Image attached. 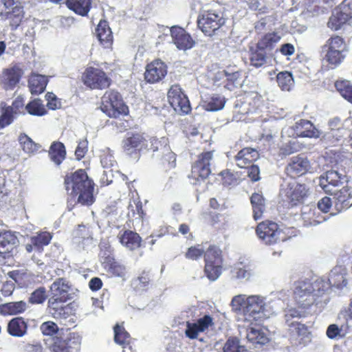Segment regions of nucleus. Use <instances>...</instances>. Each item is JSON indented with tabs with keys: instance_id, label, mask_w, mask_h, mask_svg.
<instances>
[{
	"instance_id": "1",
	"label": "nucleus",
	"mask_w": 352,
	"mask_h": 352,
	"mask_svg": "<svg viewBox=\"0 0 352 352\" xmlns=\"http://www.w3.org/2000/svg\"><path fill=\"white\" fill-rule=\"evenodd\" d=\"M65 190L77 199V203L83 206H91L96 201L95 183L85 169L80 168L66 174L64 177Z\"/></svg>"
},
{
	"instance_id": "2",
	"label": "nucleus",
	"mask_w": 352,
	"mask_h": 352,
	"mask_svg": "<svg viewBox=\"0 0 352 352\" xmlns=\"http://www.w3.org/2000/svg\"><path fill=\"white\" fill-rule=\"evenodd\" d=\"M232 305L241 313L244 322L250 325L259 326L267 318L265 298L260 296H236L232 300Z\"/></svg>"
},
{
	"instance_id": "3",
	"label": "nucleus",
	"mask_w": 352,
	"mask_h": 352,
	"mask_svg": "<svg viewBox=\"0 0 352 352\" xmlns=\"http://www.w3.org/2000/svg\"><path fill=\"white\" fill-rule=\"evenodd\" d=\"M82 337L78 332L61 328L60 333L45 339L50 352H77L80 349Z\"/></svg>"
},
{
	"instance_id": "4",
	"label": "nucleus",
	"mask_w": 352,
	"mask_h": 352,
	"mask_svg": "<svg viewBox=\"0 0 352 352\" xmlns=\"http://www.w3.org/2000/svg\"><path fill=\"white\" fill-rule=\"evenodd\" d=\"M322 296V291L316 287V280L312 283L305 278L294 283L293 297L299 307L307 309L314 303L318 304L321 302L319 298Z\"/></svg>"
},
{
	"instance_id": "5",
	"label": "nucleus",
	"mask_w": 352,
	"mask_h": 352,
	"mask_svg": "<svg viewBox=\"0 0 352 352\" xmlns=\"http://www.w3.org/2000/svg\"><path fill=\"white\" fill-rule=\"evenodd\" d=\"M100 108L109 118H118L129 113V107L124 102L122 95L114 89L104 92L101 98Z\"/></svg>"
},
{
	"instance_id": "6",
	"label": "nucleus",
	"mask_w": 352,
	"mask_h": 352,
	"mask_svg": "<svg viewBox=\"0 0 352 352\" xmlns=\"http://www.w3.org/2000/svg\"><path fill=\"white\" fill-rule=\"evenodd\" d=\"M204 274L212 281L217 280L222 272L223 255L220 248L214 244L210 245L204 250Z\"/></svg>"
},
{
	"instance_id": "7",
	"label": "nucleus",
	"mask_w": 352,
	"mask_h": 352,
	"mask_svg": "<svg viewBox=\"0 0 352 352\" xmlns=\"http://www.w3.org/2000/svg\"><path fill=\"white\" fill-rule=\"evenodd\" d=\"M258 237L266 245H274L286 241L287 236L278 223L270 220L259 223L256 228Z\"/></svg>"
},
{
	"instance_id": "8",
	"label": "nucleus",
	"mask_w": 352,
	"mask_h": 352,
	"mask_svg": "<svg viewBox=\"0 0 352 352\" xmlns=\"http://www.w3.org/2000/svg\"><path fill=\"white\" fill-rule=\"evenodd\" d=\"M309 194V190L304 184L289 183L280 190V195L287 206L293 208L303 204Z\"/></svg>"
},
{
	"instance_id": "9",
	"label": "nucleus",
	"mask_w": 352,
	"mask_h": 352,
	"mask_svg": "<svg viewBox=\"0 0 352 352\" xmlns=\"http://www.w3.org/2000/svg\"><path fill=\"white\" fill-rule=\"evenodd\" d=\"M213 157L212 151H205L197 155V159L191 166L189 178L193 184H198L206 179L211 174L210 162Z\"/></svg>"
},
{
	"instance_id": "10",
	"label": "nucleus",
	"mask_w": 352,
	"mask_h": 352,
	"mask_svg": "<svg viewBox=\"0 0 352 352\" xmlns=\"http://www.w3.org/2000/svg\"><path fill=\"white\" fill-rule=\"evenodd\" d=\"M82 81L91 89H105L111 84V79L102 69L94 67L85 69L82 74Z\"/></svg>"
},
{
	"instance_id": "11",
	"label": "nucleus",
	"mask_w": 352,
	"mask_h": 352,
	"mask_svg": "<svg viewBox=\"0 0 352 352\" xmlns=\"http://www.w3.org/2000/svg\"><path fill=\"white\" fill-rule=\"evenodd\" d=\"M122 147L127 155H136L148 148V140L143 133L129 132L123 139Z\"/></svg>"
},
{
	"instance_id": "12",
	"label": "nucleus",
	"mask_w": 352,
	"mask_h": 352,
	"mask_svg": "<svg viewBox=\"0 0 352 352\" xmlns=\"http://www.w3.org/2000/svg\"><path fill=\"white\" fill-rule=\"evenodd\" d=\"M347 284L346 273L340 268H334L331 271L328 279L318 278L316 280V287L322 291L324 295L331 287L342 289Z\"/></svg>"
},
{
	"instance_id": "13",
	"label": "nucleus",
	"mask_w": 352,
	"mask_h": 352,
	"mask_svg": "<svg viewBox=\"0 0 352 352\" xmlns=\"http://www.w3.org/2000/svg\"><path fill=\"white\" fill-rule=\"evenodd\" d=\"M170 105L182 114L191 111L190 101L179 85H173L167 94Z\"/></svg>"
},
{
	"instance_id": "14",
	"label": "nucleus",
	"mask_w": 352,
	"mask_h": 352,
	"mask_svg": "<svg viewBox=\"0 0 352 352\" xmlns=\"http://www.w3.org/2000/svg\"><path fill=\"white\" fill-rule=\"evenodd\" d=\"M224 23L223 18L212 11L204 12L197 20L198 27L206 36H212Z\"/></svg>"
},
{
	"instance_id": "15",
	"label": "nucleus",
	"mask_w": 352,
	"mask_h": 352,
	"mask_svg": "<svg viewBox=\"0 0 352 352\" xmlns=\"http://www.w3.org/2000/svg\"><path fill=\"white\" fill-rule=\"evenodd\" d=\"M24 74L20 63H13L9 67L3 69L0 76V85L3 89L13 90L19 83Z\"/></svg>"
},
{
	"instance_id": "16",
	"label": "nucleus",
	"mask_w": 352,
	"mask_h": 352,
	"mask_svg": "<svg viewBox=\"0 0 352 352\" xmlns=\"http://www.w3.org/2000/svg\"><path fill=\"white\" fill-rule=\"evenodd\" d=\"M168 67L161 59L157 58L148 63L144 74V80L150 84L161 82L167 75Z\"/></svg>"
},
{
	"instance_id": "17",
	"label": "nucleus",
	"mask_w": 352,
	"mask_h": 352,
	"mask_svg": "<svg viewBox=\"0 0 352 352\" xmlns=\"http://www.w3.org/2000/svg\"><path fill=\"white\" fill-rule=\"evenodd\" d=\"M170 35L165 34L159 36L156 44L166 43L168 44H194L190 35L182 28L173 25L168 29Z\"/></svg>"
},
{
	"instance_id": "18",
	"label": "nucleus",
	"mask_w": 352,
	"mask_h": 352,
	"mask_svg": "<svg viewBox=\"0 0 352 352\" xmlns=\"http://www.w3.org/2000/svg\"><path fill=\"white\" fill-rule=\"evenodd\" d=\"M322 52L324 54V60L331 68L334 69L343 62L348 49L345 45H324Z\"/></svg>"
},
{
	"instance_id": "19",
	"label": "nucleus",
	"mask_w": 352,
	"mask_h": 352,
	"mask_svg": "<svg viewBox=\"0 0 352 352\" xmlns=\"http://www.w3.org/2000/svg\"><path fill=\"white\" fill-rule=\"evenodd\" d=\"M272 45H251L249 51L250 65L258 68L266 65L270 57Z\"/></svg>"
},
{
	"instance_id": "20",
	"label": "nucleus",
	"mask_w": 352,
	"mask_h": 352,
	"mask_svg": "<svg viewBox=\"0 0 352 352\" xmlns=\"http://www.w3.org/2000/svg\"><path fill=\"white\" fill-rule=\"evenodd\" d=\"M310 168V162L307 157L297 155L292 157L285 167L286 174L293 178L305 175Z\"/></svg>"
},
{
	"instance_id": "21",
	"label": "nucleus",
	"mask_w": 352,
	"mask_h": 352,
	"mask_svg": "<svg viewBox=\"0 0 352 352\" xmlns=\"http://www.w3.org/2000/svg\"><path fill=\"white\" fill-rule=\"evenodd\" d=\"M213 324V318L210 315H205L195 322H187L185 334L190 339H196L199 333L205 331Z\"/></svg>"
},
{
	"instance_id": "22",
	"label": "nucleus",
	"mask_w": 352,
	"mask_h": 352,
	"mask_svg": "<svg viewBox=\"0 0 352 352\" xmlns=\"http://www.w3.org/2000/svg\"><path fill=\"white\" fill-rule=\"evenodd\" d=\"M67 300L50 296L47 309L48 313L55 319L67 318L69 316L67 310L69 305H65Z\"/></svg>"
},
{
	"instance_id": "23",
	"label": "nucleus",
	"mask_w": 352,
	"mask_h": 352,
	"mask_svg": "<svg viewBox=\"0 0 352 352\" xmlns=\"http://www.w3.org/2000/svg\"><path fill=\"white\" fill-rule=\"evenodd\" d=\"M259 158L258 152L251 147H245L234 156L236 166L240 168H248Z\"/></svg>"
},
{
	"instance_id": "24",
	"label": "nucleus",
	"mask_w": 352,
	"mask_h": 352,
	"mask_svg": "<svg viewBox=\"0 0 352 352\" xmlns=\"http://www.w3.org/2000/svg\"><path fill=\"white\" fill-rule=\"evenodd\" d=\"M50 289L51 297L60 298L67 301L71 299V294H69L71 286L69 285V282L64 278H58L54 280Z\"/></svg>"
},
{
	"instance_id": "25",
	"label": "nucleus",
	"mask_w": 352,
	"mask_h": 352,
	"mask_svg": "<svg viewBox=\"0 0 352 352\" xmlns=\"http://www.w3.org/2000/svg\"><path fill=\"white\" fill-rule=\"evenodd\" d=\"M17 242L16 236L10 231L0 233V256L3 258H9Z\"/></svg>"
},
{
	"instance_id": "26",
	"label": "nucleus",
	"mask_w": 352,
	"mask_h": 352,
	"mask_svg": "<svg viewBox=\"0 0 352 352\" xmlns=\"http://www.w3.org/2000/svg\"><path fill=\"white\" fill-rule=\"evenodd\" d=\"M101 263L103 268L111 276L123 277L126 274L125 266L117 261L110 253L102 256Z\"/></svg>"
},
{
	"instance_id": "27",
	"label": "nucleus",
	"mask_w": 352,
	"mask_h": 352,
	"mask_svg": "<svg viewBox=\"0 0 352 352\" xmlns=\"http://www.w3.org/2000/svg\"><path fill=\"white\" fill-rule=\"evenodd\" d=\"M333 204L338 212L346 210L352 206V192L344 186L338 192L333 191Z\"/></svg>"
},
{
	"instance_id": "28",
	"label": "nucleus",
	"mask_w": 352,
	"mask_h": 352,
	"mask_svg": "<svg viewBox=\"0 0 352 352\" xmlns=\"http://www.w3.org/2000/svg\"><path fill=\"white\" fill-rule=\"evenodd\" d=\"M118 237L120 243L130 250H135L142 245V237L132 230H126L120 232Z\"/></svg>"
},
{
	"instance_id": "29",
	"label": "nucleus",
	"mask_w": 352,
	"mask_h": 352,
	"mask_svg": "<svg viewBox=\"0 0 352 352\" xmlns=\"http://www.w3.org/2000/svg\"><path fill=\"white\" fill-rule=\"evenodd\" d=\"M168 139L166 137L157 138L151 137L148 140V148L146 151H151L153 155L157 157L164 152L168 153L170 148Z\"/></svg>"
},
{
	"instance_id": "30",
	"label": "nucleus",
	"mask_w": 352,
	"mask_h": 352,
	"mask_svg": "<svg viewBox=\"0 0 352 352\" xmlns=\"http://www.w3.org/2000/svg\"><path fill=\"white\" fill-rule=\"evenodd\" d=\"M294 129L299 137L315 138L319 137V131L311 121L301 119L295 124Z\"/></svg>"
},
{
	"instance_id": "31",
	"label": "nucleus",
	"mask_w": 352,
	"mask_h": 352,
	"mask_svg": "<svg viewBox=\"0 0 352 352\" xmlns=\"http://www.w3.org/2000/svg\"><path fill=\"white\" fill-rule=\"evenodd\" d=\"M48 79L45 76L32 73L28 78V87L32 94H41L45 90Z\"/></svg>"
},
{
	"instance_id": "32",
	"label": "nucleus",
	"mask_w": 352,
	"mask_h": 352,
	"mask_svg": "<svg viewBox=\"0 0 352 352\" xmlns=\"http://www.w3.org/2000/svg\"><path fill=\"white\" fill-rule=\"evenodd\" d=\"M261 324L259 326L250 325L247 328V339L254 344L263 345L269 341L266 333L262 329Z\"/></svg>"
},
{
	"instance_id": "33",
	"label": "nucleus",
	"mask_w": 352,
	"mask_h": 352,
	"mask_svg": "<svg viewBox=\"0 0 352 352\" xmlns=\"http://www.w3.org/2000/svg\"><path fill=\"white\" fill-rule=\"evenodd\" d=\"M28 330V323L23 317L11 319L7 327L8 333L14 337H22Z\"/></svg>"
},
{
	"instance_id": "34",
	"label": "nucleus",
	"mask_w": 352,
	"mask_h": 352,
	"mask_svg": "<svg viewBox=\"0 0 352 352\" xmlns=\"http://www.w3.org/2000/svg\"><path fill=\"white\" fill-rule=\"evenodd\" d=\"M28 308L26 302L23 300L10 302L0 305V314L2 316H13L23 314Z\"/></svg>"
},
{
	"instance_id": "35",
	"label": "nucleus",
	"mask_w": 352,
	"mask_h": 352,
	"mask_svg": "<svg viewBox=\"0 0 352 352\" xmlns=\"http://www.w3.org/2000/svg\"><path fill=\"white\" fill-rule=\"evenodd\" d=\"M346 23L350 25V19H349L347 14L341 10L340 8L338 6L333 10L329 19L327 25L331 30H338Z\"/></svg>"
},
{
	"instance_id": "36",
	"label": "nucleus",
	"mask_w": 352,
	"mask_h": 352,
	"mask_svg": "<svg viewBox=\"0 0 352 352\" xmlns=\"http://www.w3.org/2000/svg\"><path fill=\"white\" fill-rule=\"evenodd\" d=\"M327 184H323V189L331 195H333V190L331 188L342 186L346 181L345 176L339 174L336 170H329L326 173Z\"/></svg>"
},
{
	"instance_id": "37",
	"label": "nucleus",
	"mask_w": 352,
	"mask_h": 352,
	"mask_svg": "<svg viewBox=\"0 0 352 352\" xmlns=\"http://www.w3.org/2000/svg\"><path fill=\"white\" fill-rule=\"evenodd\" d=\"M48 155L50 160L59 166L66 157V149L63 143L53 142L50 147Z\"/></svg>"
},
{
	"instance_id": "38",
	"label": "nucleus",
	"mask_w": 352,
	"mask_h": 352,
	"mask_svg": "<svg viewBox=\"0 0 352 352\" xmlns=\"http://www.w3.org/2000/svg\"><path fill=\"white\" fill-rule=\"evenodd\" d=\"M253 217L255 220L261 219L265 210V199L261 193L254 192L250 197Z\"/></svg>"
},
{
	"instance_id": "39",
	"label": "nucleus",
	"mask_w": 352,
	"mask_h": 352,
	"mask_svg": "<svg viewBox=\"0 0 352 352\" xmlns=\"http://www.w3.org/2000/svg\"><path fill=\"white\" fill-rule=\"evenodd\" d=\"M69 9L81 16H86L90 10L91 0H67Z\"/></svg>"
},
{
	"instance_id": "40",
	"label": "nucleus",
	"mask_w": 352,
	"mask_h": 352,
	"mask_svg": "<svg viewBox=\"0 0 352 352\" xmlns=\"http://www.w3.org/2000/svg\"><path fill=\"white\" fill-rule=\"evenodd\" d=\"M96 36L100 43L113 42V35L111 28L106 21H100L96 28Z\"/></svg>"
},
{
	"instance_id": "41",
	"label": "nucleus",
	"mask_w": 352,
	"mask_h": 352,
	"mask_svg": "<svg viewBox=\"0 0 352 352\" xmlns=\"http://www.w3.org/2000/svg\"><path fill=\"white\" fill-rule=\"evenodd\" d=\"M276 78L278 87L283 91H289L294 86V77L290 72H280Z\"/></svg>"
},
{
	"instance_id": "42",
	"label": "nucleus",
	"mask_w": 352,
	"mask_h": 352,
	"mask_svg": "<svg viewBox=\"0 0 352 352\" xmlns=\"http://www.w3.org/2000/svg\"><path fill=\"white\" fill-rule=\"evenodd\" d=\"M25 112L34 116H43L47 111L41 99L35 98L25 105Z\"/></svg>"
},
{
	"instance_id": "43",
	"label": "nucleus",
	"mask_w": 352,
	"mask_h": 352,
	"mask_svg": "<svg viewBox=\"0 0 352 352\" xmlns=\"http://www.w3.org/2000/svg\"><path fill=\"white\" fill-rule=\"evenodd\" d=\"M11 8L12 11L7 12L6 15V18L10 20V25L12 29L15 30L22 21L23 17V7L19 5H15Z\"/></svg>"
},
{
	"instance_id": "44",
	"label": "nucleus",
	"mask_w": 352,
	"mask_h": 352,
	"mask_svg": "<svg viewBox=\"0 0 352 352\" xmlns=\"http://www.w3.org/2000/svg\"><path fill=\"white\" fill-rule=\"evenodd\" d=\"M226 102V99L224 96L219 94H212L205 104V109L209 111H217L221 110Z\"/></svg>"
},
{
	"instance_id": "45",
	"label": "nucleus",
	"mask_w": 352,
	"mask_h": 352,
	"mask_svg": "<svg viewBox=\"0 0 352 352\" xmlns=\"http://www.w3.org/2000/svg\"><path fill=\"white\" fill-rule=\"evenodd\" d=\"M16 116L7 107V104L2 102L0 104V129H3L11 124Z\"/></svg>"
},
{
	"instance_id": "46",
	"label": "nucleus",
	"mask_w": 352,
	"mask_h": 352,
	"mask_svg": "<svg viewBox=\"0 0 352 352\" xmlns=\"http://www.w3.org/2000/svg\"><path fill=\"white\" fill-rule=\"evenodd\" d=\"M19 142L23 149V151L28 154H32L36 152L40 146L38 144L35 143L27 134L25 133H20L19 138Z\"/></svg>"
},
{
	"instance_id": "47",
	"label": "nucleus",
	"mask_w": 352,
	"mask_h": 352,
	"mask_svg": "<svg viewBox=\"0 0 352 352\" xmlns=\"http://www.w3.org/2000/svg\"><path fill=\"white\" fill-rule=\"evenodd\" d=\"M221 177V183L225 187L234 186L239 184V178L236 173L230 169H225L219 173Z\"/></svg>"
},
{
	"instance_id": "48",
	"label": "nucleus",
	"mask_w": 352,
	"mask_h": 352,
	"mask_svg": "<svg viewBox=\"0 0 352 352\" xmlns=\"http://www.w3.org/2000/svg\"><path fill=\"white\" fill-rule=\"evenodd\" d=\"M52 235L48 232H41L36 236L31 237V243L37 250H41L44 246L50 244Z\"/></svg>"
},
{
	"instance_id": "49",
	"label": "nucleus",
	"mask_w": 352,
	"mask_h": 352,
	"mask_svg": "<svg viewBox=\"0 0 352 352\" xmlns=\"http://www.w3.org/2000/svg\"><path fill=\"white\" fill-rule=\"evenodd\" d=\"M156 158L166 170L172 169L176 166V155L171 151L170 148L168 149V153L164 152Z\"/></svg>"
},
{
	"instance_id": "50",
	"label": "nucleus",
	"mask_w": 352,
	"mask_h": 352,
	"mask_svg": "<svg viewBox=\"0 0 352 352\" xmlns=\"http://www.w3.org/2000/svg\"><path fill=\"white\" fill-rule=\"evenodd\" d=\"M291 327L294 328V331L300 338V344H305L307 342L310 341V332L308 327L300 322H292Z\"/></svg>"
},
{
	"instance_id": "51",
	"label": "nucleus",
	"mask_w": 352,
	"mask_h": 352,
	"mask_svg": "<svg viewBox=\"0 0 352 352\" xmlns=\"http://www.w3.org/2000/svg\"><path fill=\"white\" fill-rule=\"evenodd\" d=\"M114 341L116 344L124 346L129 343L130 335L122 325L116 324L113 327Z\"/></svg>"
},
{
	"instance_id": "52",
	"label": "nucleus",
	"mask_w": 352,
	"mask_h": 352,
	"mask_svg": "<svg viewBox=\"0 0 352 352\" xmlns=\"http://www.w3.org/2000/svg\"><path fill=\"white\" fill-rule=\"evenodd\" d=\"M47 298V290L45 287L41 286L31 293L28 302L32 305L43 304Z\"/></svg>"
},
{
	"instance_id": "53",
	"label": "nucleus",
	"mask_w": 352,
	"mask_h": 352,
	"mask_svg": "<svg viewBox=\"0 0 352 352\" xmlns=\"http://www.w3.org/2000/svg\"><path fill=\"white\" fill-rule=\"evenodd\" d=\"M335 86L339 93L352 103V85L349 81L340 80L337 81Z\"/></svg>"
},
{
	"instance_id": "54",
	"label": "nucleus",
	"mask_w": 352,
	"mask_h": 352,
	"mask_svg": "<svg viewBox=\"0 0 352 352\" xmlns=\"http://www.w3.org/2000/svg\"><path fill=\"white\" fill-rule=\"evenodd\" d=\"M204 248L200 245L197 244L189 247L184 254L186 259L197 261L204 256Z\"/></svg>"
},
{
	"instance_id": "55",
	"label": "nucleus",
	"mask_w": 352,
	"mask_h": 352,
	"mask_svg": "<svg viewBox=\"0 0 352 352\" xmlns=\"http://www.w3.org/2000/svg\"><path fill=\"white\" fill-rule=\"evenodd\" d=\"M25 100L23 96H19L14 98L11 105H7L8 108L11 109V111L16 116L18 115H25L26 113Z\"/></svg>"
},
{
	"instance_id": "56",
	"label": "nucleus",
	"mask_w": 352,
	"mask_h": 352,
	"mask_svg": "<svg viewBox=\"0 0 352 352\" xmlns=\"http://www.w3.org/2000/svg\"><path fill=\"white\" fill-rule=\"evenodd\" d=\"M40 329L43 336L50 337L60 333V331L57 324L51 320L43 322L40 327Z\"/></svg>"
},
{
	"instance_id": "57",
	"label": "nucleus",
	"mask_w": 352,
	"mask_h": 352,
	"mask_svg": "<svg viewBox=\"0 0 352 352\" xmlns=\"http://www.w3.org/2000/svg\"><path fill=\"white\" fill-rule=\"evenodd\" d=\"M218 75L220 76L219 78H221V76L226 77V82H225L223 87L228 90H232L235 87L236 81L240 76V72H234L232 73H228V72L223 70L221 73H219Z\"/></svg>"
},
{
	"instance_id": "58",
	"label": "nucleus",
	"mask_w": 352,
	"mask_h": 352,
	"mask_svg": "<svg viewBox=\"0 0 352 352\" xmlns=\"http://www.w3.org/2000/svg\"><path fill=\"white\" fill-rule=\"evenodd\" d=\"M223 352H248V350L244 346L239 344L238 339L231 338L224 344Z\"/></svg>"
},
{
	"instance_id": "59",
	"label": "nucleus",
	"mask_w": 352,
	"mask_h": 352,
	"mask_svg": "<svg viewBox=\"0 0 352 352\" xmlns=\"http://www.w3.org/2000/svg\"><path fill=\"white\" fill-rule=\"evenodd\" d=\"M152 279L151 274L148 271L143 270L139 276L133 280L136 288L144 289L151 283Z\"/></svg>"
},
{
	"instance_id": "60",
	"label": "nucleus",
	"mask_w": 352,
	"mask_h": 352,
	"mask_svg": "<svg viewBox=\"0 0 352 352\" xmlns=\"http://www.w3.org/2000/svg\"><path fill=\"white\" fill-rule=\"evenodd\" d=\"M87 140L86 139L80 140L75 151V156L76 160H81L85 156L86 153H87Z\"/></svg>"
},
{
	"instance_id": "61",
	"label": "nucleus",
	"mask_w": 352,
	"mask_h": 352,
	"mask_svg": "<svg viewBox=\"0 0 352 352\" xmlns=\"http://www.w3.org/2000/svg\"><path fill=\"white\" fill-rule=\"evenodd\" d=\"M47 107L52 110H56L60 107V102L57 98L56 96L52 92H47L45 95Z\"/></svg>"
},
{
	"instance_id": "62",
	"label": "nucleus",
	"mask_w": 352,
	"mask_h": 352,
	"mask_svg": "<svg viewBox=\"0 0 352 352\" xmlns=\"http://www.w3.org/2000/svg\"><path fill=\"white\" fill-rule=\"evenodd\" d=\"M298 151V144L295 142H289L280 148L281 153L284 155H289Z\"/></svg>"
},
{
	"instance_id": "63",
	"label": "nucleus",
	"mask_w": 352,
	"mask_h": 352,
	"mask_svg": "<svg viewBox=\"0 0 352 352\" xmlns=\"http://www.w3.org/2000/svg\"><path fill=\"white\" fill-rule=\"evenodd\" d=\"M248 168V176L252 182L260 180V168L257 165L252 164Z\"/></svg>"
},
{
	"instance_id": "64",
	"label": "nucleus",
	"mask_w": 352,
	"mask_h": 352,
	"mask_svg": "<svg viewBox=\"0 0 352 352\" xmlns=\"http://www.w3.org/2000/svg\"><path fill=\"white\" fill-rule=\"evenodd\" d=\"M339 7L341 10L347 14L350 19V25H352V0H344Z\"/></svg>"
}]
</instances>
